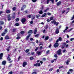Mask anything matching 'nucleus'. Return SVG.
<instances>
[{
    "label": "nucleus",
    "instance_id": "nucleus-50",
    "mask_svg": "<svg viewBox=\"0 0 74 74\" xmlns=\"http://www.w3.org/2000/svg\"><path fill=\"white\" fill-rule=\"evenodd\" d=\"M27 17H28V18H30L32 17V16L31 15H28Z\"/></svg>",
    "mask_w": 74,
    "mask_h": 74
},
{
    "label": "nucleus",
    "instance_id": "nucleus-33",
    "mask_svg": "<svg viewBox=\"0 0 74 74\" xmlns=\"http://www.w3.org/2000/svg\"><path fill=\"white\" fill-rule=\"evenodd\" d=\"M69 71H71V73H73V70L71 69H70L69 70Z\"/></svg>",
    "mask_w": 74,
    "mask_h": 74
},
{
    "label": "nucleus",
    "instance_id": "nucleus-59",
    "mask_svg": "<svg viewBox=\"0 0 74 74\" xmlns=\"http://www.w3.org/2000/svg\"><path fill=\"white\" fill-rule=\"evenodd\" d=\"M74 40V38H72L71 39H70V41H73V40Z\"/></svg>",
    "mask_w": 74,
    "mask_h": 74
},
{
    "label": "nucleus",
    "instance_id": "nucleus-32",
    "mask_svg": "<svg viewBox=\"0 0 74 74\" xmlns=\"http://www.w3.org/2000/svg\"><path fill=\"white\" fill-rule=\"evenodd\" d=\"M59 39V41H62V38H61V37H60L59 38V39Z\"/></svg>",
    "mask_w": 74,
    "mask_h": 74
},
{
    "label": "nucleus",
    "instance_id": "nucleus-1",
    "mask_svg": "<svg viewBox=\"0 0 74 74\" xmlns=\"http://www.w3.org/2000/svg\"><path fill=\"white\" fill-rule=\"evenodd\" d=\"M62 51V50L61 49H59L58 51L57 52V54L58 55H62V53L61 52Z\"/></svg>",
    "mask_w": 74,
    "mask_h": 74
},
{
    "label": "nucleus",
    "instance_id": "nucleus-17",
    "mask_svg": "<svg viewBox=\"0 0 74 74\" xmlns=\"http://www.w3.org/2000/svg\"><path fill=\"white\" fill-rule=\"evenodd\" d=\"M5 39L6 40H8L10 39V38H9V37L8 35H6L5 37Z\"/></svg>",
    "mask_w": 74,
    "mask_h": 74
},
{
    "label": "nucleus",
    "instance_id": "nucleus-38",
    "mask_svg": "<svg viewBox=\"0 0 74 74\" xmlns=\"http://www.w3.org/2000/svg\"><path fill=\"white\" fill-rule=\"evenodd\" d=\"M74 19V15H73V17L71 18V21H72V20H73Z\"/></svg>",
    "mask_w": 74,
    "mask_h": 74
},
{
    "label": "nucleus",
    "instance_id": "nucleus-18",
    "mask_svg": "<svg viewBox=\"0 0 74 74\" xmlns=\"http://www.w3.org/2000/svg\"><path fill=\"white\" fill-rule=\"evenodd\" d=\"M36 53L38 55H41V52L40 51H37L36 52Z\"/></svg>",
    "mask_w": 74,
    "mask_h": 74
},
{
    "label": "nucleus",
    "instance_id": "nucleus-13",
    "mask_svg": "<svg viewBox=\"0 0 74 74\" xmlns=\"http://www.w3.org/2000/svg\"><path fill=\"white\" fill-rule=\"evenodd\" d=\"M3 56V53H1L0 54V60L2 59Z\"/></svg>",
    "mask_w": 74,
    "mask_h": 74
},
{
    "label": "nucleus",
    "instance_id": "nucleus-45",
    "mask_svg": "<svg viewBox=\"0 0 74 74\" xmlns=\"http://www.w3.org/2000/svg\"><path fill=\"white\" fill-rule=\"evenodd\" d=\"M15 25L16 26H19V23H16L15 24Z\"/></svg>",
    "mask_w": 74,
    "mask_h": 74
},
{
    "label": "nucleus",
    "instance_id": "nucleus-29",
    "mask_svg": "<svg viewBox=\"0 0 74 74\" xmlns=\"http://www.w3.org/2000/svg\"><path fill=\"white\" fill-rule=\"evenodd\" d=\"M53 18H54V17L53 16L50 17V20H51V21H52V20H53Z\"/></svg>",
    "mask_w": 74,
    "mask_h": 74
},
{
    "label": "nucleus",
    "instance_id": "nucleus-16",
    "mask_svg": "<svg viewBox=\"0 0 74 74\" xmlns=\"http://www.w3.org/2000/svg\"><path fill=\"white\" fill-rule=\"evenodd\" d=\"M45 15H47V13H45L44 14H42L41 16L42 18H44L45 16Z\"/></svg>",
    "mask_w": 74,
    "mask_h": 74
},
{
    "label": "nucleus",
    "instance_id": "nucleus-36",
    "mask_svg": "<svg viewBox=\"0 0 74 74\" xmlns=\"http://www.w3.org/2000/svg\"><path fill=\"white\" fill-rule=\"evenodd\" d=\"M29 36H27L26 39H25L26 41H28V40H29Z\"/></svg>",
    "mask_w": 74,
    "mask_h": 74
},
{
    "label": "nucleus",
    "instance_id": "nucleus-44",
    "mask_svg": "<svg viewBox=\"0 0 74 74\" xmlns=\"http://www.w3.org/2000/svg\"><path fill=\"white\" fill-rule=\"evenodd\" d=\"M33 3H35V2H36L37 1V0H32Z\"/></svg>",
    "mask_w": 74,
    "mask_h": 74
},
{
    "label": "nucleus",
    "instance_id": "nucleus-64",
    "mask_svg": "<svg viewBox=\"0 0 74 74\" xmlns=\"http://www.w3.org/2000/svg\"><path fill=\"white\" fill-rule=\"evenodd\" d=\"M33 38H30V41H33Z\"/></svg>",
    "mask_w": 74,
    "mask_h": 74
},
{
    "label": "nucleus",
    "instance_id": "nucleus-49",
    "mask_svg": "<svg viewBox=\"0 0 74 74\" xmlns=\"http://www.w3.org/2000/svg\"><path fill=\"white\" fill-rule=\"evenodd\" d=\"M55 21V20H53V21H52L51 22V23H54Z\"/></svg>",
    "mask_w": 74,
    "mask_h": 74
},
{
    "label": "nucleus",
    "instance_id": "nucleus-11",
    "mask_svg": "<svg viewBox=\"0 0 74 74\" xmlns=\"http://www.w3.org/2000/svg\"><path fill=\"white\" fill-rule=\"evenodd\" d=\"M62 3L61 1H59L58 2L56 3V5L57 6H59Z\"/></svg>",
    "mask_w": 74,
    "mask_h": 74
},
{
    "label": "nucleus",
    "instance_id": "nucleus-7",
    "mask_svg": "<svg viewBox=\"0 0 74 74\" xmlns=\"http://www.w3.org/2000/svg\"><path fill=\"white\" fill-rule=\"evenodd\" d=\"M41 64L40 63H36L34 64V66H35L36 67H37V66H40Z\"/></svg>",
    "mask_w": 74,
    "mask_h": 74
},
{
    "label": "nucleus",
    "instance_id": "nucleus-5",
    "mask_svg": "<svg viewBox=\"0 0 74 74\" xmlns=\"http://www.w3.org/2000/svg\"><path fill=\"white\" fill-rule=\"evenodd\" d=\"M8 16V19L9 21H11V19H12V18L11 17V15L10 14H9L7 16Z\"/></svg>",
    "mask_w": 74,
    "mask_h": 74
},
{
    "label": "nucleus",
    "instance_id": "nucleus-60",
    "mask_svg": "<svg viewBox=\"0 0 74 74\" xmlns=\"http://www.w3.org/2000/svg\"><path fill=\"white\" fill-rule=\"evenodd\" d=\"M12 74V71H10V72L9 73H8V74Z\"/></svg>",
    "mask_w": 74,
    "mask_h": 74
},
{
    "label": "nucleus",
    "instance_id": "nucleus-9",
    "mask_svg": "<svg viewBox=\"0 0 74 74\" xmlns=\"http://www.w3.org/2000/svg\"><path fill=\"white\" fill-rule=\"evenodd\" d=\"M55 32L56 34H58L59 33V29L58 28L56 29Z\"/></svg>",
    "mask_w": 74,
    "mask_h": 74
},
{
    "label": "nucleus",
    "instance_id": "nucleus-55",
    "mask_svg": "<svg viewBox=\"0 0 74 74\" xmlns=\"http://www.w3.org/2000/svg\"><path fill=\"white\" fill-rule=\"evenodd\" d=\"M65 12H66V11L65 10H63L62 11V14H64V13Z\"/></svg>",
    "mask_w": 74,
    "mask_h": 74
},
{
    "label": "nucleus",
    "instance_id": "nucleus-24",
    "mask_svg": "<svg viewBox=\"0 0 74 74\" xmlns=\"http://www.w3.org/2000/svg\"><path fill=\"white\" fill-rule=\"evenodd\" d=\"M7 29L6 28L5 29V30L4 31V32L5 33V34H6V33H7Z\"/></svg>",
    "mask_w": 74,
    "mask_h": 74
},
{
    "label": "nucleus",
    "instance_id": "nucleus-26",
    "mask_svg": "<svg viewBox=\"0 0 74 74\" xmlns=\"http://www.w3.org/2000/svg\"><path fill=\"white\" fill-rule=\"evenodd\" d=\"M0 25H3V24L4 23V22H3V21H1L0 22Z\"/></svg>",
    "mask_w": 74,
    "mask_h": 74
},
{
    "label": "nucleus",
    "instance_id": "nucleus-58",
    "mask_svg": "<svg viewBox=\"0 0 74 74\" xmlns=\"http://www.w3.org/2000/svg\"><path fill=\"white\" fill-rule=\"evenodd\" d=\"M69 29V27H68L67 26L66 27L65 29L66 30H67V29Z\"/></svg>",
    "mask_w": 74,
    "mask_h": 74
},
{
    "label": "nucleus",
    "instance_id": "nucleus-2",
    "mask_svg": "<svg viewBox=\"0 0 74 74\" xmlns=\"http://www.w3.org/2000/svg\"><path fill=\"white\" fill-rule=\"evenodd\" d=\"M50 1L52 4L54 3V1L55 0H47V4H48L49 3V1Z\"/></svg>",
    "mask_w": 74,
    "mask_h": 74
},
{
    "label": "nucleus",
    "instance_id": "nucleus-53",
    "mask_svg": "<svg viewBox=\"0 0 74 74\" xmlns=\"http://www.w3.org/2000/svg\"><path fill=\"white\" fill-rule=\"evenodd\" d=\"M30 24H33V20H32L30 22Z\"/></svg>",
    "mask_w": 74,
    "mask_h": 74
},
{
    "label": "nucleus",
    "instance_id": "nucleus-54",
    "mask_svg": "<svg viewBox=\"0 0 74 74\" xmlns=\"http://www.w3.org/2000/svg\"><path fill=\"white\" fill-rule=\"evenodd\" d=\"M49 50H48L47 51H46V54H48V53H49Z\"/></svg>",
    "mask_w": 74,
    "mask_h": 74
},
{
    "label": "nucleus",
    "instance_id": "nucleus-37",
    "mask_svg": "<svg viewBox=\"0 0 74 74\" xmlns=\"http://www.w3.org/2000/svg\"><path fill=\"white\" fill-rule=\"evenodd\" d=\"M48 10H49V8H47L46 9L44 10V12H47V11H48Z\"/></svg>",
    "mask_w": 74,
    "mask_h": 74
},
{
    "label": "nucleus",
    "instance_id": "nucleus-42",
    "mask_svg": "<svg viewBox=\"0 0 74 74\" xmlns=\"http://www.w3.org/2000/svg\"><path fill=\"white\" fill-rule=\"evenodd\" d=\"M20 36H18L16 38V40H19V39H20Z\"/></svg>",
    "mask_w": 74,
    "mask_h": 74
},
{
    "label": "nucleus",
    "instance_id": "nucleus-8",
    "mask_svg": "<svg viewBox=\"0 0 74 74\" xmlns=\"http://www.w3.org/2000/svg\"><path fill=\"white\" fill-rule=\"evenodd\" d=\"M27 63L26 62H23V67H25L26 65H27Z\"/></svg>",
    "mask_w": 74,
    "mask_h": 74
},
{
    "label": "nucleus",
    "instance_id": "nucleus-10",
    "mask_svg": "<svg viewBox=\"0 0 74 74\" xmlns=\"http://www.w3.org/2000/svg\"><path fill=\"white\" fill-rule=\"evenodd\" d=\"M12 18V19H15V12H14L13 13Z\"/></svg>",
    "mask_w": 74,
    "mask_h": 74
},
{
    "label": "nucleus",
    "instance_id": "nucleus-12",
    "mask_svg": "<svg viewBox=\"0 0 74 74\" xmlns=\"http://www.w3.org/2000/svg\"><path fill=\"white\" fill-rule=\"evenodd\" d=\"M49 37L48 36H47L45 37V41H47L49 39Z\"/></svg>",
    "mask_w": 74,
    "mask_h": 74
},
{
    "label": "nucleus",
    "instance_id": "nucleus-25",
    "mask_svg": "<svg viewBox=\"0 0 74 74\" xmlns=\"http://www.w3.org/2000/svg\"><path fill=\"white\" fill-rule=\"evenodd\" d=\"M73 28H71L69 30L67 31V32H71L72 30V29Z\"/></svg>",
    "mask_w": 74,
    "mask_h": 74
},
{
    "label": "nucleus",
    "instance_id": "nucleus-52",
    "mask_svg": "<svg viewBox=\"0 0 74 74\" xmlns=\"http://www.w3.org/2000/svg\"><path fill=\"white\" fill-rule=\"evenodd\" d=\"M69 61L68 60L67 61V62H66V64H69Z\"/></svg>",
    "mask_w": 74,
    "mask_h": 74
},
{
    "label": "nucleus",
    "instance_id": "nucleus-4",
    "mask_svg": "<svg viewBox=\"0 0 74 74\" xmlns=\"http://www.w3.org/2000/svg\"><path fill=\"white\" fill-rule=\"evenodd\" d=\"M26 18H22L21 20V21L22 23L23 24L24 23H25V22H26Z\"/></svg>",
    "mask_w": 74,
    "mask_h": 74
},
{
    "label": "nucleus",
    "instance_id": "nucleus-48",
    "mask_svg": "<svg viewBox=\"0 0 74 74\" xmlns=\"http://www.w3.org/2000/svg\"><path fill=\"white\" fill-rule=\"evenodd\" d=\"M19 18H17L16 19V22H18V21H19Z\"/></svg>",
    "mask_w": 74,
    "mask_h": 74
},
{
    "label": "nucleus",
    "instance_id": "nucleus-6",
    "mask_svg": "<svg viewBox=\"0 0 74 74\" xmlns=\"http://www.w3.org/2000/svg\"><path fill=\"white\" fill-rule=\"evenodd\" d=\"M33 72L32 73V74H37V69H34L33 70Z\"/></svg>",
    "mask_w": 74,
    "mask_h": 74
},
{
    "label": "nucleus",
    "instance_id": "nucleus-27",
    "mask_svg": "<svg viewBox=\"0 0 74 74\" xmlns=\"http://www.w3.org/2000/svg\"><path fill=\"white\" fill-rule=\"evenodd\" d=\"M39 48V47H36L35 50V52H36V51H37V50H38V49Z\"/></svg>",
    "mask_w": 74,
    "mask_h": 74
},
{
    "label": "nucleus",
    "instance_id": "nucleus-23",
    "mask_svg": "<svg viewBox=\"0 0 74 74\" xmlns=\"http://www.w3.org/2000/svg\"><path fill=\"white\" fill-rule=\"evenodd\" d=\"M39 13L40 14H42V13H43V12H42V10H40V11L39 12Z\"/></svg>",
    "mask_w": 74,
    "mask_h": 74
},
{
    "label": "nucleus",
    "instance_id": "nucleus-40",
    "mask_svg": "<svg viewBox=\"0 0 74 74\" xmlns=\"http://www.w3.org/2000/svg\"><path fill=\"white\" fill-rule=\"evenodd\" d=\"M9 58H10V57H8L7 58V59H8V61H10V60H11V58L9 59Z\"/></svg>",
    "mask_w": 74,
    "mask_h": 74
},
{
    "label": "nucleus",
    "instance_id": "nucleus-19",
    "mask_svg": "<svg viewBox=\"0 0 74 74\" xmlns=\"http://www.w3.org/2000/svg\"><path fill=\"white\" fill-rule=\"evenodd\" d=\"M56 60H57V58H56L54 59V60H52L51 61V63H53L54 61L55 62H56Z\"/></svg>",
    "mask_w": 74,
    "mask_h": 74
},
{
    "label": "nucleus",
    "instance_id": "nucleus-62",
    "mask_svg": "<svg viewBox=\"0 0 74 74\" xmlns=\"http://www.w3.org/2000/svg\"><path fill=\"white\" fill-rule=\"evenodd\" d=\"M23 8H23L22 7V8H21V11H23V10H24V9Z\"/></svg>",
    "mask_w": 74,
    "mask_h": 74
},
{
    "label": "nucleus",
    "instance_id": "nucleus-21",
    "mask_svg": "<svg viewBox=\"0 0 74 74\" xmlns=\"http://www.w3.org/2000/svg\"><path fill=\"white\" fill-rule=\"evenodd\" d=\"M29 59L30 60H34V58L32 57H30Z\"/></svg>",
    "mask_w": 74,
    "mask_h": 74
},
{
    "label": "nucleus",
    "instance_id": "nucleus-47",
    "mask_svg": "<svg viewBox=\"0 0 74 74\" xmlns=\"http://www.w3.org/2000/svg\"><path fill=\"white\" fill-rule=\"evenodd\" d=\"M54 56L55 58H58V55H57V54H55Z\"/></svg>",
    "mask_w": 74,
    "mask_h": 74
},
{
    "label": "nucleus",
    "instance_id": "nucleus-51",
    "mask_svg": "<svg viewBox=\"0 0 74 74\" xmlns=\"http://www.w3.org/2000/svg\"><path fill=\"white\" fill-rule=\"evenodd\" d=\"M66 49H64L62 51V52L63 53H64V52H66Z\"/></svg>",
    "mask_w": 74,
    "mask_h": 74
},
{
    "label": "nucleus",
    "instance_id": "nucleus-41",
    "mask_svg": "<svg viewBox=\"0 0 74 74\" xmlns=\"http://www.w3.org/2000/svg\"><path fill=\"white\" fill-rule=\"evenodd\" d=\"M39 35V34H37L35 35V37H38Z\"/></svg>",
    "mask_w": 74,
    "mask_h": 74
},
{
    "label": "nucleus",
    "instance_id": "nucleus-34",
    "mask_svg": "<svg viewBox=\"0 0 74 74\" xmlns=\"http://www.w3.org/2000/svg\"><path fill=\"white\" fill-rule=\"evenodd\" d=\"M64 46V47H65L66 46V43L65 42H64L63 44H62Z\"/></svg>",
    "mask_w": 74,
    "mask_h": 74
},
{
    "label": "nucleus",
    "instance_id": "nucleus-39",
    "mask_svg": "<svg viewBox=\"0 0 74 74\" xmlns=\"http://www.w3.org/2000/svg\"><path fill=\"white\" fill-rule=\"evenodd\" d=\"M13 11H15L16 10V8L15 7H14L12 8Z\"/></svg>",
    "mask_w": 74,
    "mask_h": 74
},
{
    "label": "nucleus",
    "instance_id": "nucleus-63",
    "mask_svg": "<svg viewBox=\"0 0 74 74\" xmlns=\"http://www.w3.org/2000/svg\"><path fill=\"white\" fill-rule=\"evenodd\" d=\"M47 21L48 22H50V20H49V19H48L47 20Z\"/></svg>",
    "mask_w": 74,
    "mask_h": 74
},
{
    "label": "nucleus",
    "instance_id": "nucleus-57",
    "mask_svg": "<svg viewBox=\"0 0 74 74\" xmlns=\"http://www.w3.org/2000/svg\"><path fill=\"white\" fill-rule=\"evenodd\" d=\"M3 40V37H1V38H0V40H1V41H2Z\"/></svg>",
    "mask_w": 74,
    "mask_h": 74
},
{
    "label": "nucleus",
    "instance_id": "nucleus-15",
    "mask_svg": "<svg viewBox=\"0 0 74 74\" xmlns=\"http://www.w3.org/2000/svg\"><path fill=\"white\" fill-rule=\"evenodd\" d=\"M6 64V61L4 60L2 61V64H3V65H5V64Z\"/></svg>",
    "mask_w": 74,
    "mask_h": 74
},
{
    "label": "nucleus",
    "instance_id": "nucleus-31",
    "mask_svg": "<svg viewBox=\"0 0 74 74\" xmlns=\"http://www.w3.org/2000/svg\"><path fill=\"white\" fill-rule=\"evenodd\" d=\"M5 33L3 32V33H2L1 36H5Z\"/></svg>",
    "mask_w": 74,
    "mask_h": 74
},
{
    "label": "nucleus",
    "instance_id": "nucleus-14",
    "mask_svg": "<svg viewBox=\"0 0 74 74\" xmlns=\"http://www.w3.org/2000/svg\"><path fill=\"white\" fill-rule=\"evenodd\" d=\"M11 10H8L6 11V13H7L8 14H10V12H11Z\"/></svg>",
    "mask_w": 74,
    "mask_h": 74
},
{
    "label": "nucleus",
    "instance_id": "nucleus-20",
    "mask_svg": "<svg viewBox=\"0 0 74 74\" xmlns=\"http://www.w3.org/2000/svg\"><path fill=\"white\" fill-rule=\"evenodd\" d=\"M28 33H31V34H32V33H33V30H30L28 32Z\"/></svg>",
    "mask_w": 74,
    "mask_h": 74
},
{
    "label": "nucleus",
    "instance_id": "nucleus-61",
    "mask_svg": "<svg viewBox=\"0 0 74 74\" xmlns=\"http://www.w3.org/2000/svg\"><path fill=\"white\" fill-rule=\"evenodd\" d=\"M43 60L44 61H45V60H46V58H43Z\"/></svg>",
    "mask_w": 74,
    "mask_h": 74
},
{
    "label": "nucleus",
    "instance_id": "nucleus-3",
    "mask_svg": "<svg viewBox=\"0 0 74 74\" xmlns=\"http://www.w3.org/2000/svg\"><path fill=\"white\" fill-rule=\"evenodd\" d=\"M53 47L54 48H57L59 47V43L58 42H56L53 45Z\"/></svg>",
    "mask_w": 74,
    "mask_h": 74
},
{
    "label": "nucleus",
    "instance_id": "nucleus-22",
    "mask_svg": "<svg viewBox=\"0 0 74 74\" xmlns=\"http://www.w3.org/2000/svg\"><path fill=\"white\" fill-rule=\"evenodd\" d=\"M37 30L34 29V34H36L37 33Z\"/></svg>",
    "mask_w": 74,
    "mask_h": 74
},
{
    "label": "nucleus",
    "instance_id": "nucleus-35",
    "mask_svg": "<svg viewBox=\"0 0 74 74\" xmlns=\"http://www.w3.org/2000/svg\"><path fill=\"white\" fill-rule=\"evenodd\" d=\"M25 33V32L24 31H21L20 33L21 34H23Z\"/></svg>",
    "mask_w": 74,
    "mask_h": 74
},
{
    "label": "nucleus",
    "instance_id": "nucleus-30",
    "mask_svg": "<svg viewBox=\"0 0 74 74\" xmlns=\"http://www.w3.org/2000/svg\"><path fill=\"white\" fill-rule=\"evenodd\" d=\"M29 49H27L25 51V52H26V53H27L29 52Z\"/></svg>",
    "mask_w": 74,
    "mask_h": 74
},
{
    "label": "nucleus",
    "instance_id": "nucleus-28",
    "mask_svg": "<svg viewBox=\"0 0 74 74\" xmlns=\"http://www.w3.org/2000/svg\"><path fill=\"white\" fill-rule=\"evenodd\" d=\"M16 28H13V30H12V32H15V31H16Z\"/></svg>",
    "mask_w": 74,
    "mask_h": 74
},
{
    "label": "nucleus",
    "instance_id": "nucleus-43",
    "mask_svg": "<svg viewBox=\"0 0 74 74\" xmlns=\"http://www.w3.org/2000/svg\"><path fill=\"white\" fill-rule=\"evenodd\" d=\"M26 5H23V8H26Z\"/></svg>",
    "mask_w": 74,
    "mask_h": 74
},
{
    "label": "nucleus",
    "instance_id": "nucleus-56",
    "mask_svg": "<svg viewBox=\"0 0 74 74\" xmlns=\"http://www.w3.org/2000/svg\"><path fill=\"white\" fill-rule=\"evenodd\" d=\"M34 52H32L31 53V55H34Z\"/></svg>",
    "mask_w": 74,
    "mask_h": 74
},
{
    "label": "nucleus",
    "instance_id": "nucleus-46",
    "mask_svg": "<svg viewBox=\"0 0 74 74\" xmlns=\"http://www.w3.org/2000/svg\"><path fill=\"white\" fill-rule=\"evenodd\" d=\"M53 70V68H51L49 70V71H52Z\"/></svg>",
    "mask_w": 74,
    "mask_h": 74
}]
</instances>
